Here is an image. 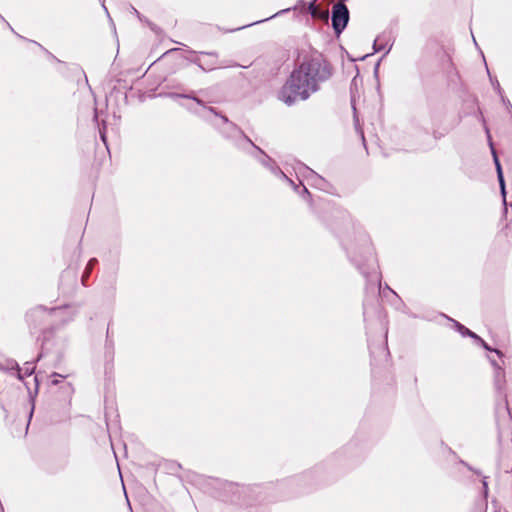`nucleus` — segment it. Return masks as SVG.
I'll return each instance as SVG.
<instances>
[{"label": "nucleus", "instance_id": "nucleus-32", "mask_svg": "<svg viewBox=\"0 0 512 512\" xmlns=\"http://www.w3.org/2000/svg\"><path fill=\"white\" fill-rule=\"evenodd\" d=\"M359 77V73L356 74V76L353 77L351 83H350V94H351V103L354 102V89L357 88V79Z\"/></svg>", "mask_w": 512, "mask_h": 512}, {"label": "nucleus", "instance_id": "nucleus-60", "mask_svg": "<svg viewBox=\"0 0 512 512\" xmlns=\"http://www.w3.org/2000/svg\"><path fill=\"white\" fill-rule=\"evenodd\" d=\"M82 283H83L84 285H86V284H85V277H84V275L82 276Z\"/></svg>", "mask_w": 512, "mask_h": 512}, {"label": "nucleus", "instance_id": "nucleus-19", "mask_svg": "<svg viewBox=\"0 0 512 512\" xmlns=\"http://www.w3.org/2000/svg\"><path fill=\"white\" fill-rule=\"evenodd\" d=\"M297 194L301 197V199L303 201H305L309 205V208L312 211L315 210L314 198H313L312 194L310 193V191L308 190V188L305 185L301 186V189L298 191Z\"/></svg>", "mask_w": 512, "mask_h": 512}, {"label": "nucleus", "instance_id": "nucleus-3", "mask_svg": "<svg viewBox=\"0 0 512 512\" xmlns=\"http://www.w3.org/2000/svg\"><path fill=\"white\" fill-rule=\"evenodd\" d=\"M333 76V66L320 52L313 51L303 56L293 68L278 92V99L287 106L298 100L306 101L320 90V85Z\"/></svg>", "mask_w": 512, "mask_h": 512}, {"label": "nucleus", "instance_id": "nucleus-33", "mask_svg": "<svg viewBox=\"0 0 512 512\" xmlns=\"http://www.w3.org/2000/svg\"><path fill=\"white\" fill-rule=\"evenodd\" d=\"M499 97L502 104L506 107L507 111L512 114V104L510 100L504 95V93L502 94V96Z\"/></svg>", "mask_w": 512, "mask_h": 512}, {"label": "nucleus", "instance_id": "nucleus-9", "mask_svg": "<svg viewBox=\"0 0 512 512\" xmlns=\"http://www.w3.org/2000/svg\"><path fill=\"white\" fill-rule=\"evenodd\" d=\"M350 21V11L344 2H338L332 6L331 26L334 34L339 37L347 28Z\"/></svg>", "mask_w": 512, "mask_h": 512}, {"label": "nucleus", "instance_id": "nucleus-35", "mask_svg": "<svg viewBox=\"0 0 512 512\" xmlns=\"http://www.w3.org/2000/svg\"><path fill=\"white\" fill-rule=\"evenodd\" d=\"M383 59L384 58H379V60L374 65L373 75H374L375 79L377 80V82H379V67H380L381 61Z\"/></svg>", "mask_w": 512, "mask_h": 512}, {"label": "nucleus", "instance_id": "nucleus-6", "mask_svg": "<svg viewBox=\"0 0 512 512\" xmlns=\"http://www.w3.org/2000/svg\"><path fill=\"white\" fill-rule=\"evenodd\" d=\"M493 384L496 394L495 418L498 426V442L501 443V422L511 420L508 398L506 394V373L505 368H497L493 373Z\"/></svg>", "mask_w": 512, "mask_h": 512}, {"label": "nucleus", "instance_id": "nucleus-56", "mask_svg": "<svg viewBox=\"0 0 512 512\" xmlns=\"http://www.w3.org/2000/svg\"><path fill=\"white\" fill-rule=\"evenodd\" d=\"M449 451H450V453H451L453 456H455V457L457 456L456 452H455V451H453L451 448L449 449Z\"/></svg>", "mask_w": 512, "mask_h": 512}, {"label": "nucleus", "instance_id": "nucleus-40", "mask_svg": "<svg viewBox=\"0 0 512 512\" xmlns=\"http://www.w3.org/2000/svg\"><path fill=\"white\" fill-rule=\"evenodd\" d=\"M168 468L171 472H176L177 470H179L181 468V465L177 462H170L169 465H168Z\"/></svg>", "mask_w": 512, "mask_h": 512}, {"label": "nucleus", "instance_id": "nucleus-21", "mask_svg": "<svg viewBox=\"0 0 512 512\" xmlns=\"http://www.w3.org/2000/svg\"><path fill=\"white\" fill-rule=\"evenodd\" d=\"M497 175V181H498V184H499V190H500V195H501V198H502V201H503V205L506 206L507 204V189H506V181H505V177H504V172H500Z\"/></svg>", "mask_w": 512, "mask_h": 512}, {"label": "nucleus", "instance_id": "nucleus-55", "mask_svg": "<svg viewBox=\"0 0 512 512\" xmlns=\"http://www.w3.org/2000/svg\"><path fill=\"white\" fill-rule=\"evenodd\" d=\"M363 308H364L363 315L365 316V314H366V302H364Z\"/></svg>", "mask_w": 512, "mask_h": 512}, {"label": "nucleus", "instance_id": "nucleus-24", "mask_svg": "<svg viewBox=\"0 0 512 512\" xmlns=\"http://www.w3.org/2000/svg\"><path fill=\"white\" fill-rule=\"evenodd\" d=\"M40 359H38V357L36 358V361H31V362H26L25 363V367L22 368V374H23V379L25 377H29L31 375H33L35 373V369H36V362L39 361Z\"/></svg>", "mask_w": 512, "mask_h": 512}, {"label": "nucleus", "instance_id": "nucleus-7", "mask_svg": "<svg viewBox=\"0 0 512 512\" xmlns=\"http://www.w3.org/2000/svg\"><path fill=\"white\" fill-rule=\"evenodd\" d=\"M315 1L316 0H311L310 2H306L305 0H298L297 3L294 6L282 9V10L276 12L275 14H273V15L267 17V18H264V19H261V20H257V21H254L252 23L245 24L243 26L236 27V28L223 29L220 26H217V28L220 31H223L224 33H233V32L240 31V30H243L245 28H248V27H251V26H254V25H258V24L266 22V21H269V20H271L273 18H276V17H278L280 15L286 14V13L290 12L291 10H294V11L299 10L301 14H309L312 17L323 16L324 18H327L328 17V13L327 12L320 13L318 11V8H317L316 4H315Z\"/></svg>", "mask_w": 512, "mask_h": 512}, {"label": "nucleus", "instance_id": "nucleus-36", "mask_svg": "<svg viewBox=\"0 0 512 512\" xmlns=\"http://www.w3.org/2000/svg\"><path fill=\"white\" fill-rule=\"evenodd\" d=\"M29 41H30V42H32V43H34V44H36V45H38L42 50H44V51L47 53V55H48L50 58H52V59H54V60H56V61L60 62V60H59L57 57H55L51 52H49L47 49H45V48H44L40 43H38V42H36V41H34V40H29Z\"/></svg>", "mask_w": 512, "mask_h": 512}, {"label": "nucleus", "instance_id": "nucleus-27", "mask_svg": "<svg viewBox=\"0 0 512 512\" xmlns=\"http://www.w3.org/2000/svg\"><path fill=\"white\" fill-rule=\"evenodd\" d=\"M481 484H482V490H481L482 497L487 501V498L489 495V486H488V477L487 476H482Z\"/></svg>", "mask_w": 512, "mask_h": 512}, {"label": "nucleus", "instance_id": "nucleus-17", "mask_svg": "<svg viewBox=\"0 0 512 512\" xmlns=\"http://www.w3.org/2000/svg\"><path fill=\"white\" fill-rule=\"evenodd\" d=\"M471 339L474 341V343L480 347H482L485 351L487 352H494L499 359H503L505 357L504 353L497 349V348H492L482 337H480L478 334H476L474 332V334L472 335Z\"/></svg>", "mask_w": 512, "mask_h": 512}, {"label": "nucleus", "instance_id": "nucleus-4", "mask_svg": "<svg viewBox=\"0 0 512 512\" xmlns=\"http://www.w3.org/2000/svg\"><path fill=\"white\" fill-rule=\"evenodd\" d=\"M188 113L198 117L204 122L215 127L220 134L230 141L237 149L241 151H248L251 148L253 141L245 134V132L220 110L213 106L204 108H194L192 105L179 104Z\"/></svg>", "mask_w": 512, "mask_h": 512}, {"label": "nucleus", "instance_id": "nucleus-5", "mask_svg": "<svg viewBox=\"0 0 512 512\" xmlns=\"http://www.w3.org/2000/svg\"><path fill=\"white\" fill-rule=\"evenodd\" d=\"M60 309L61 307L47 308L44 305H37L25 313V322L30 333L40 332V335L37 337V341L41 342V351L38 354V359L45 357L47 354L46 344L54 333V326L50 322V318Z\"/></svg>", "mask_w": 512, "mask_h": 512}, {"label": "nucleus", "instance_id": "nucleus-48", "mask_svg": "<svg viewBox=\"0 0 512 512\" xmlns=\"http://www.w3.org/2000/svg\"><path fill=\"white\" fill-rule=\"evenodd\" d=\"M385 288H386V290L391 292L393 295H395V296L397 295V293L394 290H392L387 284L385 285Z\"/></svg>", "mask_w": 512, "mask_h": 512}, {"label": "nucleus", "instance_id": "nucleus-8", "mask_svg": "<svg viewBox=\"0 0 512 512\" xmlns=\"http://www.w3.org/2000/svg\"><path fill=\"white\" fill-rule=\"evenodd\" d=\"M245 153L256 159L262 166L268 169L277 178H286V174L281 170L277 162L271 158L262 148L257 146L254 142L251 148Z\"/></svg>", "mask_w": 512, "mask_h": 512}, {"label": "nucleus", "instance_id": "nucleus-58", "mask_svg": "<svg viewBox=\"0 0 512 512\" xmlns=\"http://www.w3.org/2000/svg\"><path fill=\"white\" fill-rule=\"evenodd\" d=\"M368 56H369V54L364 55V56L360 57L359 60H365Z\"/></svg>", "mask_w": 512, "mask_h": 512}, {"label": "nucleus", "instance_id": "nucleus-39", "mask_svg": "<svg viewBox=\"0 0 512 512\" xmlns=\"http://www.w3.org/2000/svg\"><path fill=\"white\" fill-rule=\"evenodd\" d=\"M445 134H446V132H440L436 129H434L432 132V136H433L434 140H436V141L440 140L442 137H444Z\"/></svg>", "mask_w": 512, "mask_h": 512}, {"label": "nucleus", "instance_id": "nucleus-23", "mask_svg": "<svg viewBox=\"0 0 512 512\" xmlns=\"http://www.w3.org/2000/svg\"><path fill=\"white\" fill-rule=\"evenodd\" d=\"M486 66V70H487V74H488V77H489V80H490V83L494 89V91L499 95V96H502V94L504 93L498 79L495 77V76H492L489 69H488V66L487 64H485Z\"/></svg>", "mask_w": 512, "mask_h": 512}, {"label": "nucleus", "instance_id": "nucleus-26", "mask_svg": "<svg viewBox=\"0 0 512 512\" xmlns=\"http://www.w3.org/2000/svg\"><path fill=\"white\" fill-rule=\"evenodd\" d=\"M491 155H492L493 163L495 166L496 174L503 172V167H502V164L499 159L497 151L493 150Z\"/></svg>", "mask_w": 512, "mask_h": 512}, {"label": "nucleus", "instance_id": "nucleus-2", "mask_svg": "<svg viewBox=\"0 0 512 512\" xmlns=\"http://www.w3.org/2000/svg\"><path fill=\"white\" fill-rule=\"evenodd\" d=\"M337 238L348 261L366 279L367 283L380 282V273L374 248L369 234L363 226L344 210H337L327 224Z\"/></svg>", "mask_w": 512, "mask_h": 512}, {"label": "nucleus", "instance_id": "nucleus-46", "mask_svg": "<svg viewBox=\"0 0 512 512\" xmlns=\"http://www.w3.org/2000/svg\"><path fill=\"white\" fill-rule=\"evenodd\" d=\"M70 275V271H63L61 274V280H63L65 277H68Z\"/></svg>", "mask_w": 512, "mask_h": 512}, {"label": "nucleus", "instance_id": "nucleus-44", "mask_svg": "<svg viewBox=\"0 0 512 512\" xmlns=\"http://www.w3.org/2000/svg\"><path fill=\"white\" fill-rule=\"evenodd\" d=\"M359 133H360V136H361V139H362V142H363V146L367 150V145H366V140H365V137H364V133H363L362 130H359Z\"/></svg>", "mask_w": 512, "mask_h": 512}, {"label": "nucleus", "instance_id": "nucleus-57", "mask_svg": "<svg viewBox=\"0 0 512 512\" xmlns=\"http://www.w3.org/2000/svg\"><path fill=\"white\" fill-rule=\"evenodd\" d=\"M0 20L3 21L6 24V19L0 14Z\"/></svg>", "mask_w": 512, "mask_h": 512}, {"label": "nucleus", "instance_id": "nucleus-18", "mask_svg": "<svg viewBox=\"0 0 512 512\" xmlns=\"http://www.w3.org/2000/svg\"><path fill=\"white\" fill-rule=\"evenodd\" d=\"M446 319L452 322V326L462 337L471 338L474 332L467 328L465 325L461 324L459 321L452 319L451 317L442 314Z\"/></svg>", "mask_w": 512, "mask_h": 512}, {"label": "nucleus", "instance_id": "nucleus-52", "mask_svg": "<svg viewBox=\"0 0 512 512\" xmlns=\"http://www.w3.org/2000/svg\"><path fill=\"white\" fill-rule=\"evenodd\" d=\"M469 471H472L473 470V466H471L469 463L465 466Z\"/></svg>", "mask_w": 512, "mask_h": 512}, {"label": "nucleus", "instance_id": "nucleus-30", "mask_svg": "<svg viewBox=\"0 0 512 512\" xmlns=\"http://www.w3.org/2000/svg\"><path fill=\"white\" fill-rule=\"evenodd\" d=\"M395 297H396V302L393 304L395 306V308L404 313H407L406 312V309H407L406 304L403 302V300L399 297L398 294Z\"/></svg>", "mask_w": 512, "mask_h": 512}, {"label": "nucleus", "instance_id": "nucleus-45", "mask_svg": "<svg viewBox=\"0 0 512 512\" xmlns=\"http://www.w3.org/2000/svg\"><path fill=\"white\" fill-rule=\"evenodd\" d=\"M471 472H473L474 474H476L478 476H482V471L475 467L473 468V470Z\"/></svg>", "mask_w": 512, "mask_h": 512}, {"label": "nucleus", "instance_id": "nucleus-37", "mask_svg": "<svg viewBox=\"0 0 512 512\" xmlns=\"http://www.w3.org/2000/svg\"><path fill=\"white\" fill-rule=\"evenodd\" d=\"M488 360L493 367V370H497V368H502L503 365H501L495 358L488 356Z\"/></svg>", "mask_w": 512, "mask_h": 512}, {"label": "nucleus", "instance_id": "nucleus-20", "mask_svg": "<svg viewBox=\"0 0 512 512\" xmlns=\"http://www.w3.org/2000/svg\"><path fill=\"white\" fill-rule=\"evenodd\" d=\"M187 60L190 63L197 65L204 72H209L217 67L215 62H207L206 64H203L200 61L199 57H197V56L187 58Z\"/></svg>", "mask_w": 512, "mask_h": 512}, {"label": "nucleus", "instance_id": "nucleus-13", "mask_svg": "<svg viewBox=\"0 0 512 512\" xmlns=\"http://www.w3.org/2000/svg\"><path fill=\"white\" fill-rule=\"evenodd\" d=\"M119 270V262L114 261L106 265L103 272V277L110 290L114 292L116 290L117 274Z\"/></svg>", "mask_w": 512, "mask_h": 512}, {"label": "nucleus", "instance_id": "nucleus-31", "mask_svg": "<svg viewBox=\"0 0 512 512\" xmlns=\"http://www.w3.org/2000/svg\"><path fill=\"white\" fill-rule=\"evenodd\" d=\"M50 378H51L50 383L52 385H58L65 378V376H63L62 374H59L57 372H53L51 374Z\"/></svg>", "mask_w": 512, "mask_h": 512}, {"label": "nucleus", "instance_id": "nucleus-43", "mask_svg": "<svg viewBox=\"0 0 512 512\" xmlns=\"http://www.w3.org/2000/svg\"><path fill=\"white\" fill-rule=\"evenodd\" d=\"M0 410H1V412L3 413V416H4L5 418H7V416H8V411L5 409V406H4V404H3L2 402H0Z\"/></svg>", "mask_w": 512, "mask_h": 512}, {"label": "nucleus", "instance_id": "nucleus-41", "mask_svg": "<svg viewBox=\"0 0 512 512\" xmlns=\"http://www.w3.org/2000/svg\"><path fill=\"white\" fill-rule=\"evenodd\" d=\"M249 66L250 65H248V66L241 65V64H239L238 62H235V61H230L229 63L224 65V67H241V68H248Z\"/></svg>", "mask_w": 512, "mask_h": 512}, {"label": "nucleus", "instance_id": "nucleus-1", "mask_svg": "<svg viewBox=\"0 0 512 512\" xmlns=\"http://www.w3.org/2000/svg\"><path fill=\"white\" fill-rule=\"evenodd\" d=\"M368 448L367 436L356 433L324 461L301 474L280 480L275 485H243L219 479L216 481L218 497L223 502L244 508L246 512H267L264 502L307 493L313 488L334 482L344 471L358 465Z\"/></svg>", "mask_w": 512, "mask_h": 512}, {"label": "nucleus", "instance_id": "nucleus-34", "mask_svg": "<svg viewBox=\"0 0 512 512\" xmlns=\"http://www.w3.org/2000/svg\"><path fill=\"white\" fill-rule=\"evenodd\" d=\"M485 132H486V136H487V143H488V146L490 148V152L492 153L493 150H496L495 147H494V143H493V140H492V136H491V133H490V130L487 126H485Z\"/></svg>", "mask_w": 512, "mask_h": 512}, {"label": "nucleus", "instance_id": "nucleus-49", "mask_svg": "<svg viewBox=\"0 0 512 512\" xmlns=\"http://www.w3.org/2000/svg\"><path fill=\"white\" fill-rule=\"evenodd\" d=\"M148 25L153 31L156 30V26L153 23L149 22Z\"/></svg>", "mask_w": 512, "mask_h": 512}, {"label": "nucleus", "instance_id": "nucleus-51", "mask_svg": "<svg viewBox=\"0 0 512 512\" xmlns=\"http://www.w3.org/2000/svg\"><path fill=\"white\" fill-rule=\"evenodd\" d=\"M459 463H460L461 465H463L464 467L468 464V462H466V461H464V460H462V459H459Z\"/></svg>", "mask_w": 512, "mask_h": 512}, {"label": "nucleus", "instance_id": "nucleus-50", "mask_svg": "<svg viewBox=\"0 0 512 512\" xmlns=\"http://www.w3.org/2000/svg\"><path fill=\"white\" fill-rule=\"evenodd\" d=\"M148 25L153 31L156 30V26L153 23L149 22Z\"/></svg>", "mask_w": 512, "mask_h": 512}, {"label": "nucleus", "instance_id": "nucleus-38", "mask_svg": "<svg viewBox=\"0 0 512 512\" xmlns=\"http://www.w3.org/2000/svg\"><path fill=\"white\" fill-rule=\"evenodd\" d=\"M98 264V260L96 258H91L86 266L85 272L90 271Z\"/></svg>", "mask_w": 512, "mask_h": 512}, {"label": "nucleus", "instance_id": "nucleus-25", "mask_svg": "<svg viewBox=\"0 0 512 512\" xmlns=\"http://www.w3.org/2000/svg\"><path fill=\"white\" fill-rule=\"evenodd\" d=\"M8 369L10 371H14L15 372V376L17 377V379H19L20 381H23L22 368L20 367V365L18 364L17 361H15V360L9 361L8 362Z\"/></svg>", "mask_w": 512, "mask_h": 512}, {"label": "nucleus", "instance_id": "nucleus-42", "mask_svg": "<svg viewBox=\"0 0 512 512\" xmlns=\"http://www.w3.org/2000/svg\"><path fill=\"white\" fill-rule=\"evenodd\" d=\"M6 25H7V27H8V28H9V29H10V30L15 34V35H17L19 38H21V39H23V40H27L25 37H23V36L19 35V34L15 31V29H13V27L9 24V22H6Z\"/></svg>", "mask_w": 512, "mask_h": 512}, {"label": "nucleus", "instance_id": "nucleus-12", "mask_svg": "<svg viewBox=\"0 0 512 512\" xmlns=\"http://www.w3.org/2000/svg\"><path fill=\"white\" fill-rule=\"evenodd\" d=\"M391 32L384 31L379 34L373 41L374 53L385 50L384 54L380 58H385L393 47Z\"/></svg>", "mask_w": 512, "mask_h": 512}, {"label": "nucleus", "instance_id": "nucleus-47", "mask_svg": "<svg viewBox=\"0 0 512 512\" xmlns=\"http://www.w3.org/2000/svg\"><path fill=\"white\" fill-rule=\"evenodd\" d=\"M108 336H112V337H113V335L110 333V322H109V323H108V325H107V328H106V336H105V337H108Z\"/></svg>", "mask_w": 512, "mask_h": 512}, {"label": "nucleus", "instance_id": "nucleus-53", "mask_svg": "<svg viewBox=\"0 0 512 512\" xmlns=\"http://www.w3.org/2000/svg\"><path fill=\"white\" fill-rule=\"evenodd\" d=\"M133 9L135 11V15H137V17L141 19V14L135 8H133Z\"/></svg>", "mask_w": 512, "mask_h": 512}, {"label": "nucleus", "instance_id": "nucleus-10", "mask_svg": "<svg viewBox=\"0 0 512 512\" xmlns=\"http://www.w3.org/2000/svg\"><path fill=\"white\" fill-rule=\"evenodd\" d=\"M159 97H166L177 101L179 99L191 100L195 103L194 108H204L207 107L206 103L197 96V92L195 90H189L187 92H161L158 95ZM193 106V104H191Z\"/></svg>", "mask_w": 512, "mask_h": 512}, {"label": "nucleus", "instance_id": "nucleus-16", "mask_svg": "<svg viewBox=\"0 0 512 512\" xmlns=\"http://www.w3.org/2000/svg\"><path fill=\"white\" fill-rule=\"evenodd\" d=\"M93 121L98 127L99 138L105 147L108 149V139H107V124L105 121H99V111L97 108L94 109Z\"/></svg>", "mask_w": 512, "mask_h": 512}, {"label": "nucleus", "instance_id": "nucleus-14", "mask_svg": "<svg viewBox=\"0 0 512 512\" xmlns=\"http://www.w3.org/2000/svg\"><path fill=\"white\" fill-rule=\"evenodd\" d=\"M34 383H35V386H34V390L32 391L31 388L29 387L28 383L24 382V385L26 386L27 391H28V397H29V403H30V409H29V412L27 415V418H28L27 428L29 427V424L32 420V417H33V414L35 411V402H36V398H37L38 391H39V379H38L37 375L34 376Z\"/></svg>", "mask_w": 512, "mask_h": 512}, {"label": "nucleus", "instance_id": "nucleus-29", "mask_svg": "<svg viewBox=\"0 0 512 512\" xmlns=\"http://www.w3.org/2000/svg\"><path fill=\"white\" fill-rule=\"evenodd\" d=\"M186 51L192 55L200 54V55H207V56L216 57V58L219 56L218 52H216V51H199V52H197L192 49H187Z\"/></svg>", "mask_w": 512, "mask_h": 512}, {"label": "nucleus", "instance_id": "nucleus-11", "mask_svg": "<svg viewBox=\"0 0 512 512\" xmlns=\"http://www.w3.org/2000/svg\"><path fill=\"white\" fill-rule=\"evenodd\" d=\"M296 170L303 177H305L312 185L320 189H324V186L327 184V181L322 176L317 174L313 169H311L302 162L297 163Z\"/></svg>", "mask_w": 512, "mask_h": 512}, {"label": "nucleus", "instance_id": "nucleus-28", "mask_svg": "<svg viewBox=\"0 0 512 512\" xmlns=\"http://www.w3.org/2000/svg\"><path fill=\"white\" fill-rule=\"evenodd\" d=\"M281 179L284 180L285 182H287L296 193H298V191L301 189V186L304 185V183L301 180H299V182L296 183L291 178H289L287 175H286V178H281Z\"/></svg>", "mask_w": 512, "mask_h": 512}, {"label": "nucleus", "instance_id": "nucleus-15", "mask_svg": "<svg viewBox=\"0 0 512 512\" xmlns=\"http://www.w3.org/2000/svg\"><path fill=\"white\" fill-rule=\"evenodd\" d=\"M104 360L105 366L112 364L115 356V342L112 336L105 337L104 342Z\"/></svg>", "mask_w": 512, "mask_h": 512}, {"label": "nucleus", "instance_id": "nucleus-54", "mask_svg": "<svg viewBox=\"0 0 512 512\" xmlns=\"http://www.w3.org/2000/svg\"><path fill=\"white\" fill-rule=\"evenodd\" d=\"M430 149H432V147H425V148H423V149H421V150H422L423 152H427V151H429Z\"/></svg>", "mask_w": 512, "mask_h": 512}, {"label": "nucleus", "instance_id": "nucleus-59", "mask_svg": "<svg viewBox=\"0 0 512 512\" xmlns=\"http://www.w3.org/2000/svg\"><path fill=\"white\" fill-rule=\"evenodd\" d=\"M102 7L105 9L106 13L109 15L107 8L105 7L104 2H102Z\"/></svg>", "mask_w": 512, "mask_h": 512}, {"label": "nucleus", "instance_id": "nucleus-22", "mask_svg": "<svg viewBox=\"0 0 512 512\" xmlns=\"http://www.w3.org/2000/svg\"><path fill=\"white\" fill-rule=\"evenodd\" d=\"M497 175V181H498V184H499V190H500V195H501V198H502V201H503V205L506 206L507 204V189H506V181H505V177H504V172H500Z\"/></svg>", "mask_w": 512, "mask_h": 512}]
</instances>
